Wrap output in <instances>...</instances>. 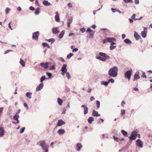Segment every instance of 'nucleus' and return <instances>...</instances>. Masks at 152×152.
I'll list each match as a JSON object with an SVG mask.
<instances>
[{
  "mask_svg": "<svg viewBox=\"0 0 152 152\" xmlns=\"http://www.w3.org/2000/svg\"><path fill=\"white\" fill-rule=\"evenodd\" d=\"M63 102V100L59 98H58L57 102L59 105L61 106L62 105Z\"/></svg>",
  "mask_w": 152,
  "mask_h": 152,
  "instance_id": "bb28decb",
  "label": "nucleus"
},
{
  "mask_svg": "<svg viewBox=\"0 0 152 152\" xmlns=\"http://www.w3.org/2000/svg\"><path fill=\"white\" fill-rule=\"evenodd\" d=\"M108 83L109 84L110 83H114L115 81L112 78H110L109 79L108 81Z\"/></svg>",
  "mask_w": 152,
  "mask_h": 152,
  "instance_id": "e433bc0d",
  "label": "nucleus"
},
{
  "mask_svg": "<svg viewBox=\"0 0 152 152\" xmlns=\"http://www.w3.org/2000/svg\"><path fill=\"white\" fill-rule=\"evenodd\" d=\"M116 45L110 46V49L111 50H113L116 47Z\"/></svg>",
  "mask_w": 152,
  "mask_h": 152,
  "instance_id": "a18cd8bd",
  "label": "nucleus"
},
{
  "mask_svg": "<svg viewBox=\"0 0 152 152\" xmlns=\"http://www.w3.org/2000/svg\"><path fill=\"white\" fill-rule=\"evenodd\" d=\"M121 115H123L125 113V110H121Z\"/></svg>",
  "mask_w": 152,
  "mask_h": 152,
  "instance_id": "de8ad7c7",
  "label": "nucleus"
},
{
  "mask_svg": "<svg viewBox=\"0 0 152 152\" xmlns=\"http://www.w3.org/2000/svg\"><path fill=\"white\" fill-rule=\"evenodd\" d=\"M132 72V70L131 69L126 71L124 74V77L125 78L128 79V80H129L130 79Z\"/></svg>",
  "mask_w": 152,
  "mask_h": 152,
  "instance_id": "f03ea898",
  "label": "nucleus"
},
{
  "mask_svg": "<svg viewBox=\"0 0 152 152\" xmlns=\"http://www.w3.org/2000/svg\"><path fill=\"white\" fill-rule=\"evenodd\" d=\"M45 76H42L40 79V82L41 83L43 82V81L45 80Z\"/></svg>",
  "mask_w": 152,
  "mask_h": 152,
  "instance_id": "c9c22d12",
  "label": "nucleus"
},
{
  "mask_svg": "<svg viewBox=\"0 0 152 152\" xmlns=\"http://www.w3.org/2000/svg\"><path fill=\"white\" fill-rule=\"evenodd\" d=\"M116 39L113 37H109L104 39L102 42L103 44L107 42H111L113 41H116Z\"/></svg>",
  "mask_w": 152,
  "mask_h": 152,
  "instance_id": "39448f33",
  "label": "nucleus"
},
{
  "mask_svg": "<svg viewBox=\"0 0 152 152\" xmlns=\"http://www.w3.org/2000/svg\"><path fill=\"white\" fill-rule=\"evenodd\" d=\"M147 31H142L141 33L142 37L143 38H145L147 36Z\"/></svg>",
  "mask_w": 152,
  "mask_h": 152,
  "instance_id": "4be33fe9",
  "label": "nucleus"
},
{
  "mask_svg": "<svg viewBox=\"0 0 152 152\" xmlns=\"http://www.w3.org/2000/svg\"><path fill=\"white\" fill-rule=\"evenodd\" d=\"M140 78V77L139 75L136 73L134 75V79L133 80L134 81H135L136 80H137L138 79H139Z\"/></svg>",
  "mask_w": 152,
  "mask_h": 152,
  "instance_id": "5701e85b",
  "label": "nucleus"
},
{
  "mask_svg": "<svg viewBox=\"0 0 152 152\" xmlns=\"http://www.w3.org/2000/svg\"><path fill=\"white\" fill-rule=\"evenodd\" d=\"M109 83H108V81L107 82L104 81H102L101 82V84L102 85H104L105 86H107L108 85Z\"/></svg>",
  "mask_w": 152,
  "mask_h": 152,
  "instance_id": "c756f323",
  "label": "nucleus"
},
{
  "mask_svg": "<svg viewBox=\"0 0 152 152\" xmlns=\"http://www.w3.org/2000/svg\"><path fill=\"white\" fill-rule=\"evenodd\" d=\"M73 19L71 17L68 20V22H67V26L68 27H70V24L72 23V22Z\"/></svg>",
  "mask_w": 152,
  "mask_h": 152,
  "instance_id": "412c9836",
  "label": "nucleus"
},
{
  "mask_svg": "<svg viewBox=\"0 0 152 152\" xmlns=\"http://www.w3.org/2000/svg\"><path fill=\"white\" fill-rule=\"evenodd\" d=\"M32 93L31 92H27L26 94V97L30 99L31 98Z\"/></svg>",
  "mask_w": 152,
  "mask_h": 152,
  "instance_id": "c85d7f7f",
  "label": "nucleus"
},
{
  "mask_svg": "<svg viewBox=\"0 0 152 152\" xmlns=\"http://www.w3.org/2000/svg\"><path fill=\"white\" fill-rule=\"evenodd\" d=\"M40 145L42 147V149L45 152H48V148L44 142H41Z\"/></svg>",
  "mask_w": 152,
  "mask_h": 152,
  "instance_id": "6e6552de",
  "label": "nucleus"
},
{
  "mask_svg": "<svg viewBox=\"0 0 152 152\" xmlns=\"http://www.w3.org/2000/svg\"><path fill=\"white\" fill-rule=\"evenodd\" d=\"M136 145L138 147L142 148L143 147V142L140 139H137L136 140Z\"/></svg>",
  "mask_w": 152,
  "mask_h": 152,
  "instance_id": "0eeeda50",
  "label": "nucleus"
},
{
  "mask_svg": "<svg viewBox=\"0 0 152 152\" xmlns=\"http://www.w3.org/2000/svg\"><path fill=\"white\" fill-rule=\"evenodd\" d=\"M111 10L112 11V12L113 13H115L116 12H117V10L118 9H114L113 8H112L111 9Z\"/></svg>",
  "mask_w": 152,
  "mask_h": 152,
  "instance_id": "49530a36",
  "label": "nucleus"
},
{
  "mask_svg": "<svg viewBox=\"0 0 152 152\" xmlns=\"http://www.w3.org/2000/svg\"><path fill=\"white\" fill-rule=\"evenodd\" d=\"M20 64L23 67H24L25 65V62L21 58L20 59V61L19 62Z\"/></svg>",
  "mask_w": 152,
  "mask_h": 152,
  "instance_id": "cd10ccee",
  "label": "nucleus"
},
{
  "mask_svg": "<svg viewBox=\"0 0 152 152\" xmlns=\"http://www.w3.org/2000/svg\"><path fill=\"white\" fill-rule=\"evenodd\" d=\"M66 110L65 108H64L63 109V112L62 113V114H65L66 113Z\"/></svg>",
  "mask_w": 152,
  "mask_h": 152,
  "instance_id": "338daca9",
  "label": "nucleus"
},
{
  "mask_svg": "<svg viewBox=\"0 0 152 152\" xmlns=\"http://www.w3.org/2000/svg\"><path fill=\"white\" fill-rule=\"evenodd\" d=\"M95 32V31H91L89 33L90 36L91 38H93V36Z\"/></svg>",
  "mask_w": 152,
  "mask_h": 152,
  "instance_id": "ea45409f",
  "label": "nucleus"
},
{
  "mask_svg": "<svg viewBox=\"0 0 152 152\" xmlns=\"http://www.w3.org/2000/svg\"><path fill=\"white\" fill-rule=\"evenodd\" d=\"M66 76L68 79H69L71 78V76L69 72H66Z\"/></svg>",
  "mask_w": 152,
  "mask_h": 152,
  "instance_id": "4c0bfd02",
  "label": "nucleus"
},
{
  "mask_svg": "<svg viewBox=\"0 0 152 152\" xmlns=\"http://www.w3.org/2000/svg\"><path fill=\"white\" fill-rule=\"evenodd\" d=\"M56 15L55 16V20L57 22H59L60 21L59 15L57 12H55Z\"/></svg>",
  "mask_w": 152,
  "mask_h": 152,
  "instance_id": "9b49d317",
  "label": "nucleus"
},
{
  "mask_svg": "<svg viewBox=\"0 0 152 152\" xmlns=\"http://www.w3.org/2000/svg\"><path fill=\"white\" fill-rule=\"evenodd\" d=\"M125 104V102L124 101H122L121 105L122 106L124 107V105Z\"/></svg>",
  "mask_w": 152,
  "mask_h": 152,
  "instance_id": "e2e57ef3",
  "label": "nucleus"
},
{
  "mask_svg": "<svg viewBox=\"0 0 152 152\" xmlns=\"http://www.w3.org/2000/svg\"><path fill=\"white\" fill-rule=\"evenodd\" d=\"M65 33V31H62L60 33L58 38L60 39H61L63 38Z\"/></svg>",
  "mask_w": 152,
  "mask_h": 152,
  "instance_id": "393cba45",
  "label": "nucleus"
},
{
  "mask_svg": "<svg viewBox=\"0 0 152 152\" xmlns=\"http://www.w3.org/2000/svg\"><path fill=\"white\" fill-rule=\"evenodd\" d=\"M118 69L116 66L112 67L108 71V75L110 77H115L118 75Z\"/></svg>",
  "mask_w": 152,
  "mask_h": 152,
  "instance_id": "f257e3e1",
  "label": "nucleus"
},
{
  "mask_svg": "<svg viewBox=\"0 0 152 152\" xmlns=\"http://www.w3.org/2000/svg\"><path fill=\"white\" fill-rule=\"evenodd\" d=\"M124 42V43L128 44H130L132 43V42L129 39H125Z\"/></svg>",
  "mask_w": 152,
  "mask_h": 152,
  "instance_id": "a878e982",
  "label": "nucleus"
},
{
  "mask_svg": "<svg viewBox=\"0 0 152 152\" xmlns=\"http://www.w3.org/2000/svg\"><path fill=\"white\" fill-rule=\"evenodd\" d=\"M55 41V40L54 39H48V42H51V44H53Z\"/></svg>",
  "mask_w": 152,
  "mask_h": 152,
  "instance_id": "f704fd0d",
  "label": "nucleus"
},
{
  "mask_svg": "<svg viewBox=\"0 0 152 152\" xmlns=\"http://www.w3.org/2000/svg\"><path fill=\"white\" fill-rule=\"evenodd\" d=\"M124 2L126 3H128L129 2H132V0H123Z\"/></svg>",
  "mask_w": 152,
  "mask_h": 152,
  "instance_id": "864d4df0",
  "label": "nucleus"
},
{
  "mask_svg": "<svg viewBox=\"0 0 152 152\" xmlns=\"http://www.w3.org/2000/svg\"><path fill=\"white\" fill-rule=\"evenodd\" d=\"M134 36L137 40H139L140 38V36L138 34L136 31L134 32Z\"/></svg>",
  "mask_w": 152,
  "mask_h": 152,
  "instance_id": "dca6fc26",
  "label": "nucleus"
},
{
  "mask_svg": "<svg viewBox=\"0 0 152 152\" xmlns=\"http://www.w3.org/2000/svg\"><path fill=\"white\" fill-rule=\"evenodd\" d=\"M113 137L114 140L117 142H119L120 141V140H119V139L118 137H116L114 136H113Z\"/></svg>",
  "mask_w": 152,
  "mask_h": 152,
  "instance_id": "37998d69",
  "label": "nucleus"
},
{
  "mask_svg": "<svg viewBox=\"0 0 152 152\" xmlns=\"http://www.w3.org/2000/svg\"><path fill=\"white\" fill-rule=\"evenodd\" d=\"M110 43H111L110 46L115 45H116V43L113 42H111Z\"/></svg>",
  "mask_w": 152,
  "mask_h": 152,
  "instance_id": "69168bd1",
  "label": "nucleus"
},
{
  "mask_svg": "<svg viewBox=\"0 0 152 152\" xmlns=\"http://www.w3.org/2000/svg\"><path fill=\"white\" fill-rule=\"evenodd\" d=\"M65 124V123L62 119L59 120L57 123V125L58 126H60Z\"/></svg>",
  "mask_w": 152,
  "mask_h": 152,
  "instance_id": "1a4fd4ad",
  "label": "nucleus"
},
{
  "mask_svg": "<svg viewBox=\"0 0 152 152\" xmlns=\"http://www.w3.org/2000/svg\"><path fill=\"white\" fill-rule=\"evenodd\" d=\"M24 106L26 108V109L27 110L28 108V106L27 104L26 103H24Z\"/></svg>",
  "mask_w": 152,
  "mask_h": 152,
  "instance_id": "4d7b16f0",
  "label": "nucleus"
},
{
  "mask_svg": "<svg viewBox=\"0 0 152 152\" xmlns=\"http://www.w3.org/2000/svg\"><path fill=\"white\" fill-rule=\"evenodd\" d=\"M52 31L53 33L55 34H57L60 32V31H58V28L57 27H55L53 28L52 29Z\"/></svg>",
  "mask_w": 152,
  "mask_h": 152,
  "instance_id": "f3484780",
  "label": "nucleus"
},
{
  "mask_svg": "<svg viewBox=\"0 0 152 152\" xmlns=\"http://www.w3.org/2000/svg\"><path fill=\"white\" fill-rule=\"evenodd\" d=\"M81 107H83L84 108V114H87L88 113V108L86 106L84 105H82L81 106Z\"/></svg>",
  "mask_w": 152,
  "mask_h": 152,
  "instance_id": "ddd939ff",
  "label": "nucleus"
},
{
  "mask_svg": "<svg viewBox=\"0 0 152 152\" xmlns=\"http://www.w3.org/2000/svg\"><path fill=\"white\" fill-rule=\"evenodd\" d=\"M52 76V74L51 73L48 72V77L50 78Z\"/></svg>",
  "mask_w": 152,
  "mask_h": 152,
  "instance_id": "0e129e2a",
  "label": "nucleus"
},
{
  "mask_svg": "<svg viewBox=\"0 0 152 152\" xmlns=\"http://www.w3.org/2000/svg\"><path fill=\"white\" fill-rule=\"evenodd\" d=\"M82 148V145L80 143H77L76 146V149L78 151H80Z\"/></svg>",
  "mask_w": 152,
  "mask_h": 152,
  "instance_id": "f8f14e48",
  "label": "nucleus"
},
{
  "mask_svg": "<svg viewBox=\"0 0 152 152\" xmlns=\"http://www.w3.org/2000/svg\"><path fill=\"white\" fill-rule=\"evenodd\" d=\"M55 69V67L54 65H53L51 67H50V69L51 70H52L54 69Z\"/></svg>",
  "mask_w": 152,
  "mask_h": 152,
  "instance_id": "bf43d9fd",
  "label": "nucleus"
},
{
  "mask_svg": "<svg viewBox=\"0 0 152 152\" xmlns=\"http://www.w3.org/2000/svg\"><path fill=\"white\" fill-rule=\"evenodd\" d=\"M40 65L42 67L45 69H47L48 68V62H46L45 63L43 62L42 63L40 64Z\"/></svg>",
  "mask_w": 152,
  "mask_h": 152,
  "instance_id": "6ab92c4d",
  "label": "nucleus"
},
{
  "mask_svg": "<svg viewBox=\"0 0 152 152\" xmlns=\"http://www.w3.org/2000/svg\"><path fill=\"white\" fill-rule=\"evenodd\" d=\"M99 55L102 56V59H103V60H102V61H106L108 59L110 58V56L107 55V54L103 53L102 52H99Z\"/></svg>",
  "mask_w": 152,
  "mask_h": 152,
  "instance_id": "20e7f679",
  "label": "nucleus"
},
{
  "mask_svg": "<svg viewBox=\"0 0 152 152\" xmlns=\"http://www.w3.org/2000/svg\"><path fill=\"white\" fill-rule=\"evenodd\" d=\"M10 10V9L8 7H6L5 9V11L7 14H8Z\"/></svg>",
  "mask_w": 152,
  "mask_h": 152,
  "instance_id": "79ce46f5",
  "label": "nucleus"
},
{
  "mask_svg": "<svg viewBox=\"0 0 152 152\" xmlns=\"http://www.w3.org/2000/svg\"><path fill=\"white\" fill-rule=\"evenodd\" d=\"M25 127H23L20 130V134H22V133L24 131V130H25Z\"/></svg>",
  "mask_w": 152,
  "mask_h": 152,
  "instance_id": "09e8293b",
  "label": "nucleus"
},
{
  "mask_svg": "<svg viewBox=\"0 0 152 152\" xmlns=\"http://www.w3.org/2000/svg\"><path fill=\"white\" fill-rule=\"evenodd\" d=\"M94 120V118L92 117H89L88 119V122L90 124H91Z\"/></svg>",
  "mask_w": 152,
  "mask_h": 152,
  "instance_id": "b1692460",
  "label": "nucleus"
},
{
  "mask_svg": "<svg viewBox=\"0 0 152 152\" xmlns=\"http://www.w3.org/2000/svg\"><path fill=\"white\" fill-rule=\"evenodd\" d=\"M43 4L44 5L46 6H48V1H44L43 2Z\"/></svg>",
  "mask_w": 152,
  "mask_h": 152,
  "instance_id": "3c124183",
  "label": "nucleus"
},
{
  "mask_svg": "<svg viewBox=\"0 0 152 152\" xmlns=\"http://www.w3.org/2000/svg\"><path fill=\"white\" fill-rule=\"evenodd\" d=\"M142 77L144 78H146V76L145 75V72H144L143 73V75L142 76Z\"/></svg>",
  "mask_w": 152,
  "mask_h": 152,
  "instance_id": "052dcab7",
  "label": "nucleus"
},
{
  "mask_svg": "<svg viewBox=\"0 0 152 152\" xmlns=\"http://www.w3.org/2000/svg\"><path fill=\"white\" fill-rule=\"evenodd\" d=\"M80 30L82 33H84L85 31V29L84 28H81L80 29Z\"/></svg>",
  "mask_w": 152,
  "mask_h": 152,
  "instance_id": "603ef678",
  "label": "nucleus"
},
{
  "mask_svg": "<svg viewBox=\"0 0 152 152\" xmlns=\"http://www.w3.org/2000/svg\"><path fill=\"white\" fill-rule=\"evenodd\" d=\"M121 132L122 133V134L124 136L126 135L127 134L126 131L123 130H121Z\"/></svg>",
  "mask_w": 152,
  "mask_h": 152,
  "instance_id": "a19ab883",
  "label": "nucleus"
},
{
  "mask_svg": "<svg viewBox=\"0 0 152 152\" xmlns=\"http://www.w3.org/2000/svg\"><path fill=\"white\" fill-rule=\"evenodd\" d=\"M92 115L94 117H98L100 115L97 112L94 110L92 111Z\"/></svg>",
  "mask_w": 152,
  "mask_h": 152,
  "instance_id": "4468645a",
  "label": "nucleus"
},
{
  "mask_svg": "<svg viewBox=\"0 0 152 152\" xmlns=\"http://www.w3.org/2000/svg\"><path fill=\"white\" fill-rule=\"evenodd\" d=\"M65 132V130L64 129H62L58 130L57 132V133L59 135H62L64 134Z\"/></svg>",
  "mask_w": 152,
  "mask_h": 152,
  "instance_id": "a211bd4d",
  "label": "nucleus"
},
{
  "mask_svg": "<svg viewBox=\"0 0 152 152\" xmlns=\"http://www.w3.org/2000/svg\"><path fill=\"white\" fill-rule=\"evenodd\" d=\"M137 135V132L135 131H134L131 133V135L129 137V138L131 141L135 140L136 138Z\"/></svg>",
  "mask_w": 152,
  "mask_h": 152,
  "instance_id": "7ed1b4c3",
  "label": "nucleus"
},
{
  "mask_svg": "<svg viewBox=\"0 0 152 152\" xmlns=\"http://www.w3.org/2000/svg\"><path fill=\"white\" fill-rule=\"evenodd\" d=\"M135 15L134 14L131 17V18L135 20H137V18H135Z\"/></svg>",
  "mask_w": 152,
  "mask_h": 152,
  "instance_id": "c03bdc74",
  "label": "nucleus"
},
{
  "mask_svg": "<svg viewBox=\"0 0 152 152\" xmlns=\"http://www.w3.org/2000/svg\"><path fill=\"white\" fill-rule=\"evenodd\" d=\"M19 115L18 114H15L13 117V119L15 120H17L19 118Z\"/></svg>",
  "mask_w": 152,
  "mask_h": 152,
  "instance_id": "2f4dec72",
  "label": "nucleus"
},
{
  "mask_svg": "<svg viewBox=\"0 0 152 152\" xmlns=\"http://www.w3.org/2000/svg\"><path fill=\"white\" fill-rule=\"evenodd\" d=\"M91 31H92V30L90 28H88L87 29V30L86 31V32H90Z\"/></svg>",
  "mask_w": 152,
  "mask_h": 152,
  "instance_id": "6e6d98bb",
  "label": "nucleus"
},
{
  "mask_svg": "<svg viewBox=\"0 0 152 152\" xmlns=\"http://www.w3.org/2000/svg\"><path fill=\"white\" fill-rule=\"evenodd\" d=\"M40 8H37L36 9L34 12V14L36 15H38L40 12L39 11Z\"/></svg>",
  "mask_w": 152,
  "mask_h": 152,
  "instance_id": "7c9ffc66",
  "label": "nucleus"
},
{
  "mask_svg": "<svg viewBox=\"0 0 152 152\" xmlns=\"http://www.w3.org/2000/svg\"><path fill=\"white\" fill-rule=\"evenodd\" d=\"M75 34L73 33H70L69 34V37H71L72 36L74 35Z\"/></svg>",
  "mask_w": 152,
  "mask_h": 152,
  "instance_id": "774afa93",
  "label": "nucleus"
},
{
  "mask_svg": "<svg viewBox=\"0 0 152 152\" xmlns=\"http://www.w3.org/2000/svg\"><path fill=\"white\" fill-rule=\"evenodd\" d=\"M43 83H41L36 88V91H38L41 90L43 88Z\"/></svg>",
  "mask_w": 152,
  "mask_h": 152,
  "instance_id": "2eb2a0df",
  "label": "nucleus"
},
{
  "mask_svg": "<svg viewBox=\"0 0 152 152\" xmlns=\"http://www.w3.org/2000/svg\"><path fill=\"white\" fill-rule=\"evenodd\" d=\"M96 107L97 109H99L100 107V102L98 100L96 101Z\"/></svg>",
  "mask_w": 152,
  "mask_h": 152,
  "instance_id": "72a5a7b5",
  "label": "nucleus"
},
{
  "mask_svg": "<svg viewBox=\"0 0 152 152\" xmlns=\"http://www.w3.org/2000/svg\"><path fill=\"white\" fill-rule=\"evenodd\" d=\"M4 132L2 127H0V137H2L4 134Z\"/></svg>",
  "mask_w": 152,
  "mask_h": 152,
  "instance_id": "aec40b11",
  "label": "nucleus"
},
{
  "mask_svg": "<svg viewBox=\"0 0 152 152\" xmlns=\"http://www.w3.org/2000/svg\"><path fill=\"white\" fill-rule=\"evenodd\" d=\"M66 67L67 65L66 64H63L62 67L61 69V74L63 76H64L65 73L67 72V69H66Z\"/></svg>",
  "mask_w": 152,
  "mask_h": 152,
  "instance_id": "423d86ee",
  "label": "nucleus"
},
{
  "mask_svg": "<svg viewBox=\"0 0 152 152\" xmlns=\"http://www.w3.org/2000/svg\"><path fill=\"white\" fill-rule=\"evenodd\" d=\"M4 110V107H0V115L2 113Z\"/></svg>",
  "mask_w": 152,
  "mask_h": 152,
  "instance_id": "5fc2aeb1",
  "label": "nucleus"
},
{
  "mask_svg": "<svg viewBox=\"0 0 152 152\" xmlns=\"http://www.w3.org/2000/svg\"><path fill=\"white\" fill-rule=\"evenodd\" d=\"M29 9L30 10L33 11L34 10V8L32 6H31L29 7Z\"/></svg>",
  "mask_w": 152,
  "mask_h": 152,
  "instance_id": "680f3d73",
  "label": "nucleus"
},
{
  "mask_svg": "<svg viewBox=\"0 0 152 152\" xmlns=\"http://www.w3.org/2000/svg\"><path fill=\"white\" fill-rule=\"evenodd\" d=\"M74 55V54L72 53H70L69 54H68L67 56V58L68 59H69L72 56Z\"/></svg>",
  "mask_w": 152,
  "mask_h": 152,
  "instance_id": "473e14b6",
  "label": "nucleus"
},
{
  "mask_svg": "<svg viewBox=\"0 0 152 152\" xmlns=\"http://www.w3.org/2000/svg\"><path fill=\"white\" fill-rule=\"evenodd\" d=\"M42 45L43 47H48V44L45 42L42 43Z\"/></svg>",
  "mask_w": 152,
  "mask_h": 152,
  "instance_id": "13d9d810",
  "label": "nucleus"
},
{
  "mask_svg": "<svg viewBox=\"0 0 152 152\" xmlns=\"http://www.w3.org/2000/svg\"><path fill=\"white\" fill-rule=\"evenodd\" d=\"M96 58L97 59H98L101 61H102V60H103V59H102V58L99 55H96Z\"/></svg>",
  "mask_w": 152,
  "mask_h": 152,
  "instance_id": "58836bf2",
  "label": "nucleus"
},
{
  "mask_svg": "<svg viewBox=\"0 0 152 152\" xmlns=\"http://www.w3.org/2000/svg\"><path fill=\"white\" fill-rule=\"evenodd\" d=\"M39 35V32L36 31L32 35V38L35 39H37Z\"/></svg>",
  "mask_w": 152,
  "mask_h": 152,
  "instance_id": "9d476101",
  "label": "nucleus"
},
{
  "mask_svg": "<svg viewBox=\"0 0 152 152\" xmlns=\"http://www.w3.org/2000/svg\"><path fill=\"white\" fill-rule=\"evenodd\" d=\"M67 6L69 8H72V5L71 2L67 4Z\"/></svg>",
  "mask_w": 152,
  "mask_h": 152,
  "instance_id": "8fccbe9b",
  "label": "nucleus"
}]
</instances>
